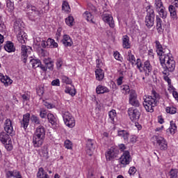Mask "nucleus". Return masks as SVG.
<instances>
[{
	"label": "nucleus",
	"mask_w": 178,
	"mask_h": 178,
	"mask_svg": "<svg viewBox=\"0 0 178 178\" xmlns=\"http://www.w3.org/2000/svg\"><path fill=\"white\" fill-rule=\"evenodd\" d=\"M159 94L155 91H152V94L150 96L146 97L143 102V106L147 112L152 113L154 112V108L158 105V101H159Z\"/></svg>",
	"instance_id": "nucleus-1"
},
{
	"label": "nucleus",
	"mask_w": 178,
	"mask_h": 178,
	"mask_svg": "<svg viewBox=\"0 0 178 178\" xmlns=\"http://www.w3.org/2000/svg\"><path fill=\"white\" fill-rule=\"evenodd\" d=\"M45 140V128L40 125L36 128L33 137V144L35 148H40L44 144Z\"/></svg>",
	"instance_id": "nucleus-2"
},
{
	"label": "nucleus",
	"mask_w": 178,
	"mask_h": 178,
	"mask_svg": "<svg viewBox=\"0 0 178 178\" xmlns=\"http://www.w3.org/2000/svg\"><path fill=\"white\" fill-rule=\"evenodd\" d=\"M159 60L162 67L166 69L168 72H175L176 67V62L173 58H170L169 55L159 56Z\"/></svg>",
	"instance_id": "nucleus-3"
},
{
	"label": "nucleus",
	"mask_w": 178,
	"mask_h": 178,
	"mask_svg": "<svg viewBox=\"0 0 178 178\" xmlns=\"http://www.w3.org/2000/svg\"><path fill=\"white\" fill-rule=\"evenodd\" d=\"M62 115L65 124L70 129H73L76 126L74 117L69 111H63Z\"/></svg>",
	"instance_id": "nucleus-4"
},
{
	"label": "nucleus",
	"mask_w": 178,
	"mask_h": 178,
	"mask_svg": "<svg viewBox=\"0 0 178 178\" xmlns=\"http://www.w3.org/2000/svg\"><path fill=\"white\" fill-rule=\"evenodd\" d=\"M136 65L137 69H138L140 72H147L148 73H151V72H152V65H151L149 60H146L143 64L141 59L138 58L136 60Z\"/></svg>",
	"instance_id": "nucleus-5"
},
{
	"label": "nucleus",
	"mask_w": 178,
	"mask_h": 178,
	"mask_svg": "<svg viewBox=\"0 0 178 178\" xmlns=\"http://www.w3.org/2000/svg\"><path fill=\"white\" fill-rule=\"evenodd\" d=\"M145 26L148 29H151L155 23V11L154 9L149 8L145 20Z\"/></svg>",
	"instance_id": "nucleus-6"
},
{
	"label": "nucleus",
	"mask_w": 178,
	"mask_h": 178,
	"mask_svg": "<svg viewBox=\"0 0 178 178\" xmlns=\"http://www.w3.org/2000/svg\"><path fill=\"white\" fill-rule=\"evenodd\" d=\"M33 49L30 46L22 44L21 46V59L24 63H27V58L31 54Z\"/></svg>",
	"instance_id": "nucleus-7"
},
{
	"label": "nucleus",
	"mask_w": 178,
	"mask_h": 178,
	"mask_svg": "<svg viewBox=\"0 0 178 178\" xmlns=\"http://www.w3.org/2000/svg\"><path fill=\"white\" fill-rule=\"evenodd\" d=\"M154 140H155L157 146L161 151H166L168 149V143L165 138L159 136H153Z\"/></svg>",
	"instance_id": "nucleus-8"
},
{
	"label": "nucleus",
	"mask_w": 178,
	"mask_h": 178,
	"mask_svg": "<svg viewBox=\"0 0 178 178\" xmlns=\"http://www.w3.org/2000/svg\"><path fill=\"white\" fill-rule=\"evenodd\" d=\"M128 115L131 122H136L138 120H140V116H141V113L137 108H129L128 109Z\"/></svg>",
	"instance_id": "nucleus-9"
},
{
	"label": "nucleus",
	"mask_w": 178,
	"mask_h": 178,
	"mask_svg": "<svg viewBox=\"0 0 178 178\" xmlns=\"http://www.w3.org/2000/svg\"><path fill=\"white\" fill-rule=\"evenodd\" d=\"M105 155L106 161H112V159L118 158V155H119V149L115 146L111 147L108 149Z\"/></svg>",
	"instance_id": "nucleus-10"
},
{
	"label": "nucleus",
	"mask_w": 178,
	"mask_h": 178,
	"mask_svg": "<svg viewBox=\"0 0 178 178\" xmlns=\"http://www.w3.org/2000/svg\"><path fill=\"white\" fill-rule=\"evenodd\" d=\"M131 161V157L130 156V152L125 151L120 158V162L122 165V168H126L127 165H129Z\"/></svg>",
	"instance_id": "nucleus-11"
},
{
	"label": "nucleus",
	"mask_w": 178,
	"mask_h": 178,
	"mask_svg": "<svg viewBox=\"0 0 178 178\" xmlns=\"http://www.w3.org/2000/svg\"><path fill=\"white\" fill-rule=\"evenodd\" d=\"M4 130L6 133L9 134V136H11V137L15 136V131L13 130V127L12 126V121L10 119L6 120L4 123Z\"/></svg>",
	"instance_id": "nucleus-12"
},
{
	"label": "nucleus",
	"mask_w": 178,
	"mask_h": 178,
	"mask_svg": "<svg viewBox=\"0 0 178 178\" xmlns=\"http://www.w3.org/2000/svg\"><path fill=\"white\" fill-rule=\"evenodd\" d=\"M94 144H95V141L92 139H88L86 143V152L89 156H91L92 155V152H94V150L95 149V147L94 146Z\"/></svg>",
	"instance_id": "nucleus-13"
},
{
	"label": "nucleus",
	"mask_w": 178,
	"mask_h": 178,
	"mask_svg": "<svg viewBox=\"0 0 178 178\" xmlns=\"http://www.w3.org/2000/svg\"><path fill=\"white\" fill-rule=\"evenodd\" d=\"M30 123V113H26L23 115L22 120L20 121L21 127H24V130L29 127Z\"/></svg>",
	"instance_id": "nucleus-14"
},
{
	"label": "nucleus",
	"mask_w": 178,
	"mask_h": 178,
	"mask_svg": "<svg viewBox=\"0 0 178 178\" xmlns=\"http://www.w3.org/2000/svg\"><path fill=\"white\" fill-rule=\"evenodd\" d=\"M102 19L105 22V23H107L111 29H113L115 27V21H113V17L109 14H104L102 15Z\"/></svg>",
	"instance_id": "nucleus-15"
},
{
	"label": "nucleus",
	"mask_w": 178,
	"mask_h": 178,
	"mask_svg": "<svg viewBox=\"0 0 178 178\" xmlns=\"http://www.w3.org/2000/svg\"><path fill=\"white\" fill-rule=\"evenodd\" d=\"M155 44L157 55H159V56H165L166 54H165L163 47H162V44H161V42L159 40H156Z\"/></svg>",
	"instance_id": "nucleus-16"
},
{
	"label": "nucleus",
	"mask_w": 178,
	"mask_h": 178,
	"mask_svg": "<svg viewBox=\"0 0 178 178\" xmlns=\"http://www.w3.org/2000/svg\"><path fill=\"white\" fill-rule=\"evenodd\" d=\"M61 42H63L64 47H72L73 45V41L69 35H64Z\"/></svg>",
	"instance_id": "nucleus-17"
},
{
	"label": "nucleus",
	"mask_w": 178,
	"mask_h": 178,
	"mask_svg": "<svg viewBox=\"0 0 178 178\" xmlns=\"http://www.w3.org/2000/svg\"><path fill=\"white\" fill-rule=\"evenodd\" d=\"M17 38L21 44H24L26 42V40H27V35L24 31H19L18 32V34L17 35Z\"/></svg>",
	"instance_id": "nucleus-18"
},
{
	"label": "nucleus",
	"mask_w": 178,
	"mask_h": 178,
	"mask_svg": "<svg viewBox=\"0 0 178 178\" xmlns=\"http://www.w3.org/2000/svg\"><path fill=\"white\" fill-rule=\"evenodd\" d=\"M156 30L159 34L163 33V28L162 27V19L159 15L156 16Z\"/></svg>",
	"instance_id": "nucleus-19"
},
{
	"label": "nucleus",
	"mask_w": 178,
	"mask_h": 178,
	"mask_svg": "<svg viewBox=\"0 0 178 178\" xmlns=\"http://www.w3.org/2000/svg\"><path fill=\"white\" fill-rule=\"evenodd\" d=\"M0 141L3 144H6L8 141H10V137L9 136V134H7L6 132L0 133Z\"/></svg>",
	"instance_id": "nucleus-20"
},
{
	"label": "nucleus",
	"mask_w": 178,
	"mask_h": 178,
	"mask_svg": "<svg viewBox=\"0 0 178 178\" xmlns=\"http://www.w3.org/2000/svg\"><path fill=\"white\" fill-rule=\"evenodd\" d=\"M4 49L7 52H15L16 51V48L15 47V45L13 44V42H7L6 44L4 45Z\"/></svg>",
	"instance_id": "nucleus-21"
},
{
	"label": "nucleus",
	"mask_w": 178,
	"mask_h": 178,
	"mask_svg": "<svg viewBox=\"0 0 178 178\" xmlns=\"http://www.w3.org/2000/svg\"><path fill=\"white\" fill-rule=\"evenodd\" d=\"M43 62L47 67V70L49 69V70H54V61L52 59L49 58H44Z\"/></svg>",
	"instance_id": "nucleus-22"
},
{
	"label": "nucleus",
	"mask_w": 178,
	"mask_h": 178,
	"mask_svg": "<svg viewBox=\"0 0 178 178\" xmlns=\"http://www.w3.org/2000/svg\"><path fill=\"white\" fill-rule=\"evenodd\" d=\"M0 81L4 83V86H9V84H12L13 81L10 79L8 76H3V74H0Z\"/></svg>",
	"instance_id": "nucleus-23"
},
{
	"label": "nucleus",
	"mask_w": 178,
	"mask_h": 178,
	"mask_svg": "<svg viewBox=\"0 0 178 178\" xmlns=\"http://www.w3.org/2000/svg\"><path fill=\"white\" fill-rule=\"evenodd\" d=\"M95 75L96 79H97L99 81H101L104 80L105 73L104 72V70H102V69L99 68L95 70Z\"/></svg>",
	"instance_id": "nucleus-24"
},
{
	"label": "nucleus",
	"mask_w": 178,
	"mask_h": 178,
	"mask_svg": "<svg viewBox=\"0 0 178 178\" xmlns=\"http://www.w3.org/2000/svg\"><path fill=\"white\" fill-rule=\"evenodd\" d=\"M6 9L10 13L15 10V3L12 0H6Z\"/></svg>",
	"instance_id": "nucleus-25"
},
{
	"label": "nucleus",
	"mask_w": 178,
	"mask_h": 178,
	"mask_svg": "<svg viewBox=\"0 0 178 178\" xmlns=\"http://www.w3.org/2000/svg\"><path fill=\"white\" fill-rule=\"evenodd\" d=\"M20 174V172H19L17 170H14L13 171H8L6 172V177L7 178H16Z\"/></svg>",
	"instance_id": "nucleus-26"
},
{
	"label": "nucleus",
	"mask_w": 178,
	"mask_h": 178,
	"mask_svg": "<svg viewBox=\"0 0 178 178\" xmlns=\"http://www.w3.org/2000/svg\"><path fill=\"white\" fill-rule=\"evenodd\" d=\"M96 92L97 94H105V92H109V89L105 86H102L101 85H99L96 88Z\"/></svg>",
	"instance_id": "nucleus-27"
},
{
	"label": "nucleus",
	"mask_w": 178,
	"mask_h": 178,
	"mask_svg": "<svg viewBox=\"0 0 178 178\" xmlns=\"http://www.w3.org/2000/svg\"><path fill=\"white\" fill-rule=\"evenodd\" d=\"M39 154L42 159L46 160L49 158V156H48V148L45 146L42 147Z\"/></svg>",
	"instance_id": "nucleus-28"
},
{
	"label": "nucleus",
	"mask_w": 178,
	"mask_h": 178,
	"mask_svg": "<svg viewBox=\"0 0 178 178\" xmlns=\"http://www.w3.org/2000/svg\"><path fill=\"white\" fill-rule=\"evenodd\" d=\"M156 12H157V13H159V15L160 16V17H161V19H166V17H168V12L166 11V8L164 7L163 8H160V10H156Z\"/></svg>",
	"instance_id": "nucleus-29"
},
{
	"label": "nucleus",
	"mask_w": 178,
	"mask_h": 178,
	"mask_svg": "<svg viewBox=\"0 0 178 178\" xmlns=\"http://www.w3.org/2000/svg\"><path fill=\"white\" fill-rule=\"evenodd\" d=\"M37 176L38 178H49V176L46 173L45 170H44V168H39Z\"/></svg>",
	"instance_id": "nucleus-30"
},
{
	"label": "nucleus",
	"mask_w": 178,
	"mask_h": 178,
	"mask_svg": "<svg viewBox=\"0 0 178 178\" xmlns=\"http://www.w3.org/2000/svg\"><path fill=\"white\" fill-rule=\"evenodd\" d=\"M118 136L120 137H122L124 141H128L129 136H130V134H129V132H127V131L122 130L118 131Z\"/></svg>",
	"instance_id": "nucleus-31"
},
{
	"label": "nucleus",
	"mask_w": 178,
	"mask_h": 178,
	"mask_svg": "<svg viewBox=\"0 0 178 178\" xmlns=\"http://www.w3.org/2000/svg\"><path fill=\"white\" fill-rule=\"evenodd\" d=\"M83 17H84V19H86V20L88 22L92 23V19H94V16H92V14H91L90 11H86L83 14Z\"/></svg>",
	"instance_id": "nucleus-32"
},
{
	"label": "nucleus",
	"mask_w": 178,
	"mask_h": 178,
	"mask_svg": "<svg viewBox=\"0 0 178 178\" xmlns=\"http://www.w3.org/2000/svg\"><path fill=\"white\" fill-rule=\"evenodd\" d=\"M116 111L112 110L108 113L109 122L113 124L115 123V118H116Z\"/></svg>",
	"instance_id": "nucleus-33"
},
{
	"label": "nucleus",
	"mask_w": 178,
	"mask_h": 178,
	"mask_svg": "<svg viewBox=\"0 0 178 178\" xmlns=\"http://www.w3.org/2000/svg\"><path fill=\"white\" fill-rule=\"evenodd\" d=\"M154 8L156 9V11L165 8V6H163V3L162 2V0H155Z\"/></svg>",
	"instance_id": "nucleus-34"
},
{
	"label": "nucleus",
	"mask_w": 178,
	"mask_h": 178,
	"mask_svg": "<svg viewBox=\"0 0 178 178\" xmlns=\"http://www.w3.org/2000/svg\"><path fill=\"white\" fill-rule=\"evenodd\" d=\"M168 10L170 13L171 17L173 19H176L177 17V14L176 13V8H175V6H170L168 8Z\"/></svg>",
	"instance_id": "nucleus-35"
},
{
	"label": "nucleus",
	"mask_w": 178,
	"mask_h": 178,
	"mask_svg": "<svg viewBox=\"0 0 178 178\" xmlns=\"http://www.w3.org/2000/svg\"><path fill=\"white\" fill-rule=\"evenodd\" d=\"M47 119L49 123L52 124V126H55L56 124V118H55V115H54V114L52 113L47 114Z\"/></svg>",
	"instance_id": "nucleus-36"
},
{
	"label": "nucleus",
	"mask_w": 178,
	"mask_h": 178,
	"mask_svg": "<svg viewBox=\"0 0 178 178\" xmlns=\"http://www.w3.org/2000/svg\"><path fill=\"white\" fill-rule=\"evenodd\" d=\"M14 31L19 33L22 31V21H15L14 23Z\"/></svg>",
	"instance_id": "nucleus-37"
},
{
	"label": "nucleus",
	"mask_w": 178,
	"mask_h": 178,
	"mask_svg": "<svg viewBox=\"0 0 178 178\" xmlns=\"http://www.w3.org/2000/svg\"><path fill=\"white\" fill-rule=\"evenodd\" d=\"M122 42L124 48H127V49H129V48H130L129 36L124 35L122 39Z\"/></svg>",
	"instance_id": "nucleus-38"
},
{
	"label": "nucleus",
	"mask_w": 178,
	"mask_h": 178,
	"mask_svg": "<svg viewBox=\"0 0 178 178\" xmlns=\"http://www.w3.org/2000/svg\"><path fill=\"white\" fill-rule=\"evenodd\" d=\"M168 130L170 134H175L176 133V131L177 130V126H176V124L173 121L170 122V127Z\"/></svg>",
	"instance_id": "nucleus-39"
},
{
	"label": "nucleus",
	"mask_w": 178,
	"mask_h": 178,
	"mask_svg": "<svg viewBox=\"0 0 178 178\" xmlns=\"http://www.w3.org/2000/svg\"><path fill=\"white\" fill-rule=\"evenodd\" d=\"M31 63H32L33 69H37V67H40V66H41V61L38 59H32L31 60Z\"/></svg>",
	"instance_id": "nucleus-40"
},
{
	"label": "nucleus",
	"mask_w": 178,
	"mask_h": 178,
	"mask_svg": "<svg viewBox=\"0 0 178 178\" xmlns=\"http://www.w3.org/2000/svg\"><path fill=\"white\" fill-rule=\"evenodd\" d=\"M65 23L67 26H72L74 24V18L69 16L65 19Z\"/></svg>",
	"instance_id": "nucleus-41"
},
{
	"label": "nucleus",
	"mask_w": 178,
	"mask_h": 178,
	"mask_svg": "<svg viewBox=\"0 0 178 178\" xmlns=\"http://www.w3.org/2000/svg\"><path fill=\"white\" fill-rule=\"evenodd\" d=\"M65 91L67 94L72 95V97H74V95H76V89L74 88H66Z\"/></svg>",
	"instance_id": "nucleus-42"
},
{
	"label": "nucleus",
	"mask_w": 178,
	"mask_h": 178,
	"mask_svg": "<svg viewBox=\"0 0 178 178\" xmlns=\"http://www.w3.org/2000/svg\"><path fill=\"white\" fill-rule=\"evenodd\" d=\"M127 60L131 62L132 65L136 62V57H134V55L131 54V50L128 51V57H127Z\"/></svg>",
	"instance_id": "nucleus-43"
},
{
	"label": "nucleus",
	"mask_w": 178,
	"mask_h": 178,
	"mask_svg": "<svg viewBox=\"0 0 178 178\" xmlns=\"http://www.w3.org/2000/svg\"><path fill=\"white\" fill-rule=\"evenodd\" d=\"M121 91L122 94H127L130 92V88L128 85H124L121 86Z\"/></svg>",
	"instance_id": "nucleus-44"
},
{
	"label": "nucleus",
	"mask_w": 178,
	"mask_h": 178,
	"mask_svg": "<svg viewBox=\"0 0 178 178\" xmlns=\"http://www.w3.org/2000/svg\"><path fill=\"white\" fill-rule=\"evenodd\" d=\"M62 9L63 10H65V12H70V6H69V3L64 1L62 5Z\"/></svg>",
	"instance_id": "nucleus-45"
},
{
	"label": "nucleus",
	"mask_w": 178,
	"mask_h": 178,
	"mask_svg": "<svg viewBox=\"0 0 178 178\" xmlns=\"http://www.w3.org/2000/svg\"><path fill=\"white\" fill-rule=\"evenodd\" d=\"M31 121L33 122V123H35V124H40L41 123L40 118H38V117H37L34 115H31Z\"/></svg>",
	"instance_id": "nucleus-46"
},
{
	"label": "nucleus",
	"mask_w": 178,
	"mask_h": 178,
	"mask_svg": "<svg viewBox=\"0 0 178 178\" xmlns=\"http://www.w3.org/2000/svg\"><path fill=\"white\" fill-rule=\"evenodd\" d=\"M130 105H132V106H135L136 108H138L140 106V102H138V99H134L132 100H129Z\"/></svg>",
	"instance_id": "nucleus-47"
},
{
	"label": "nucleus",
	"mask_w": 178,
	"mask_h": 178,
	"mask_svg": "<svg viewBox=\"0 0 178 178\" xmlns=\"http://www.w3.org/2000/svg\"><path fill=\"white\" fill-rule=\"evenodd\" d=\"M178 170L177 169H171L170 171V178H177Z\"/></svg>",
	"instance_id": "nucleus-48"
},
{
	"label": "nucleus",
	"mask_w": 178,
	"mask_h": 178,
	"mask_svg": "<svg viewBox=\"0 0 178 178\" xmlns=\"http://www.w3.org/2000/svg\"><path fill=\"white\" fill-rule=\"evenodd\" d=\"M61 80L62 83H65V84H70L72 83V79L65 75L61 76Z\"/></svg>",
	"instance_id": "nucleus-49"
},
{
	"label": "nucleus",
	"mask_w": 178,
	"mask_h": 178,
	"mask_svg": "<svg viewBox=\"0 0 178 178\" xmlns=\"http://www.w3.org/2000/svg\"><path fill=\"white\" fill-rule=\"evenodd\" d=\"M137 99V93L136 92V90H130L129 92V101H131L133 99Z\"/></svg>",
	"instance_id": "nucleus-50"
},
{
	"label": "nucleus",
	"mask_w": 178,
	"mask_h": 178,
	"mask_svg": "<svg viewBox=\"0 0 178 178\" xmlns=\"http://www.w3.org/2000/svg\"><path fill=\"white\" fill-rule=\"evenodd\" d=\"M64 145H65V148H67V149H72V148L73 147L72 141H70V140H66L65 141Z\"/></svg>",
	"instance_id": "nucleus-51"
},
{
	"label": "nucleus",
	"mask_w": 178,
	"mask_h": 178,
	"mask_svg": "<svg viewBox=\"0 0 178 178\" xmlns=\"http://www.w3.org/2000/svg\"><path fill=\"white\" fill-rule=\"evenodd\" d=\"M165 111L167 113H170L171 115H175V113H176V108L175 107H167Z\"/></svg>",
	"instance_id": "nucleus-52"
},
{
	"label": "nucleus",
	"mask_w": 178,
	"mask_h": 178,
	"mask_svg": "<svg viewBox=\"0 0 178 178\" xmlns=\"http://www.w3.org/2000/svg\"><path fill=\"white\" fill-rule=\"evenodd\" d=\"M49 47H53V48H58V43L55 42L54 39L49 38Z\"/></svg>",
	"instance_id": "nucleus-53"
},
{
	"label": "nucleus",
	"mask_w": 178,
	"mask_h": 178,
	"mask_svg": "<svg viewBox=\"0 0 178 178\" xmlns=\"http://www.w3.org/2000/svg\"><path fill=\"white\" fill-rule=\"evenodd\" d=\"M63 65V60H62V58H58L56 60L57 69H60Z\"/></svg>",
	"instance_id": "nucleus-54"
},
{
	"label": "nucleus",
	"mask_w": 178,
	"mask_h": 178,
	"mask_svg": "<svg viewBox=\"0 0 178 178\" xmlns=\"http://www.w3.org/2000/svg\"><path fill=\"white\" fill-rule=\"evenodd\" d=\"M49 38H48L47 41H42L41 46L42 47V48H47V47H49Z\"/></svg>",
	"instance_id": "nucleus-55"
},
{
	"label": "nucleus",
	"mask_w": 178,
	"mask_h": 178,
	"mask_svg": "<svg viewBox=\"0 0 178 178\" xmlns=\"http://www.w3.org/2000/svg\"><path fill=\"white\" fill-rule=\"evenodd\" d=\"M51 86L59 87L60 86V81L58 79L53 80L51 81Z\"/></svg>",
	"instance_id": "nucleus-56"
},
{
	"label": "nucleus",
	"mask_w": 178,
	"mask_h": 178,
	"mask_svg": "<svg viewBox=\"0 0 178 178\" xmlns=\"http://www.w3.org/2000/svg\"><path fill=\"white\" fill-rule=\"evenodd\" d=\"M37 94L39 97H42L44 95V88H39L37 89Z\"/></svg>",
	"instance_id": "nucleus-57"
},
{
	"label": "nucleus",
	"mask_w": 178,
	"mask_h": 178,
	"mask_svg": "<svg viewBox=\"0 0 178 178\" xmlns=\"http://www.w3.org/2000/svg\"><path fill=\"white\" fill-rule=\"evenodd\" d=\"M137 172V169H136V167H131L129 170V175H134Z\"/></svg>",
	"instance_id": "nucleus-58"
},
{
	"label": "nucleus",
	"mask_w": 178,
	"mask_h": 178,
	"mask_svg": "<svg viewBox=\"0 0 178 178\" xmlns=\"http://www.w3.org/2000/svg\"><path fill=\"white\" fill-rule=\"evenodd\" d=\"M40 116L42 119H45L47 118V111H41L40 113Z\"/></svg>",
	"instance_id": "nucleus-59"
},
{
	"label": "nucleus",
	"mask_w": 178,
	"mask_h": 178,
	"mask_svg": "<svg viewBox=\"0 0 178 178\" xmlns=\"http://www.w3.org/2000/svg\"><path fill=\"white\" fill-rule=\"evenodd\" d=\"M122 83H123V76H120L117 79V84L118 86H122Z\"/></svg>",
	"instance_id": "nucleus-60"
},
{
	"label": "nucleus",
	"mask_w": 178,
	"mask_h": 178,
	"mask_svg": "<svg viewBox=\"0 0 178 178\" xmlns=\"http://www.w3.org/2000/svg\"><path fill=\"white\" fill-rule=\"evenodd\" d=\"M37 10V8L35 6H31L29 8V13H34Z\"/></svg>",
	"instance_id": "nucleus-61"
},
{
	"label": "nucleus",
	"mask_w": 178,
	"mask_h": 178,
	"mask_svg": "<svg viewBox=\"0 0 178 178\" xmlns=\"http://www.w3.org/2000/svg\"><path fill=\"white\" fill-rule=\"evenodd\" d=\"M130 143H132V144H134V143H137V137L136 136H131Z\"/></svg>",
	"instance_id": "nucleus-62"
},
{
	"label": "nucleus",
	"mask_w": 178,
	"mask_h": 178,
	"mask_svg": "<svg viewBox=\"0 0 178 178\" xmlns=\"http://www.w3.org/2000/svg\"><path fill=\"white\" fill-rule=\"evenodd\" d=\"M22 97L24 101H29V99H30V96L28 94L22 95Z\"/></svg>",
	"instance_id": "nucleus-63"
},
{
	"label": "nucleus",
	"mask_w": 178,
	"mask_h": 178,
	"mask_svg": "<svg viewBox=\"0 0 178 178\" xmlns=\"http://www.w3.org/2000/svg\"><path fill=\"white\" fill-rule=\"evenodd\" d=\"M62 33V28H58L57 30V33H56V38L57 40L59 39V37H60V33Z\"/></svg>",
	"instance_id": "nucleus-64"
}]
</instances>
